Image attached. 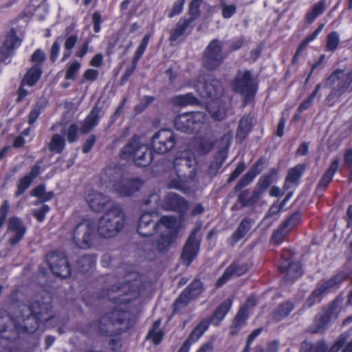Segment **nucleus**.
<instances>
[{
	"label": "nucleus",
	"mask_w": 352,
	"mask_h": 352,
	"mask_svg": "<svg viewBox=\"0 0 352 352\" xmlns=\"http://www.w3.org/2000/svg\"><path fill=\"white\" fill-rule=\"evenodd\" d=\"M53 317L50 298L41 303L34 302L31 306L21 305L15 312V318L12 320L4 311H0V333L9 331L12 336L8 339H14L19 333H33L38 325V322H47Z\"/></svg>",
	"instance_id": "1"
},
{
	"label": "nucleus",
	"mask_w": 352,
	"mask_h": 352,
	"mask_svg": "<svg viewBox=\"0 0 352 352\" xmlns=\"http://www.w3.org/2000/svg\"><path fill=\"white\" fill-rule=\"evenodd\" d=\"M197 158L192 151L185 150L179 153L173 162L178 179H172L170 187L182 190L186 182L194 180L197 175Z\"/></svg>",
	"instance_id": "2"
},
{
	"label": "nucleus",
	"mask_w": 352,
	"mask_h": 352,
	"mask_svg": "<svg viewBox=\"0 0 352 352\" xmlns=\"http://www.w3.org/2000/svg\"><path fill=\"white\" fill-rule=\"evenodd\" d=\"M142 288V276L132 272L126 276L125 283L121 286H113L109 296L116 305H121L136 299Z\"/></svg>",
	"instance_id": "3"
},
{
	"label": "nucleus",
	"mask_w": 352,
	"mask_h": 352,
	"mask_svg": "<svg viewBox=\"0 0 352 352\" xmlns=\"http://www.w3.org/2000/svg\"><path fill=\"white\" fill-rule=\"evenodd\" d=\"M125 215L118 206H111L98 220V232L102 238L111 239L116 236L124 228Z\"/></svg>",
	"instance_id": "4"
},
{
	"label": "nucleus",
	"mask_w": 352,
	"mask_h": 352,
	"mask_svg": "<svg viewBox=\"0 0 352 352\" xmlns=\"http://www.w3.org/2000/svg\"><path fill=\"white\" fill-rule=\"evenodd\" d=\"M324 87L332 89L327 98L328 104L332 106L344 92L352 91V67L346 73L342 69L336 70L327 78Z\"/></svg>",
	"instance_id": "5"
},
{
	"label": "nucleus",
	"mask_w": 352,
	"mask_h": 352,
	"mask_svg": "<svg viewBox=\"0 0 352 352\" xmlns=\"http://www.w3.org/2000/svg\"><path fill=\"white\" fill-rule=\"evenodd\" d=\"M123 159H132L138 166H146L153 160V154L148 144L142 143L138 137L134 136L121 149Z\"/></svg>",
	"instance_id": "6"
},
{
	"label": "nucleus",
	"mask_w": 352,
	"mask_h": 352,
	"mask_svg": "<svg viewBox=\"0 0 352 352\" xmlns=\"http://www.w3.org/2000/svg\"><path fill=\"white\" fill-rule=\"evenodd\" d=\"M206 120L204 112H188L178 115L174 120L175 128L183 132L199 131Z\"/></svg>",
	"instance_id": "7"
},
{
	"label": "nucleus",
	"mask_w": 352,
	"mask_h": 352,
	"mask_svg": "<svg viewBox=\"0 0 352 352\" xmlns=\"http://www.w3.org/2000/svg\"><path fill=\"white\" fill-rule=\"evenodd\" d=\"M95 236V223L91 220H84L74 229L72 239L77 247L88 249L91 246Z\"/></svg>",
	"instance_id": "8"
},
{
	"label": "nucleus",
	"mask_w": 352,
	"mask_h": 352,
	"mask_svg": "<svg viewBox=\"0 0 352 352\" xmlns=\"http://www.w3.org/2000/svg\"><path fill=\"white\" fill-rule=\"evenodd\" d=\"M194 87L203 98L212 100L219 98L223 92L221 82L209 75L199 76Z\"/></svg>",
	"instance_id": "9"
},
{
	"label": "nucleus",
	"mask_w": 352,
	"mask_h": 352,
	"mask_svg": "<svg viewBox=\"0 0 352 352\" xmlns=\"http://www.w3.org/2000/svg\"><path fill=\"white\" fill-rule=\"evenodd\" d=\"M177 140L175 133L170 129H162L152 137L151 146L153 151L159 154L170 152L175 146Z\"/></svg>",
	"instance_id": "10"
},
{
	"label": "nucleus",
	"mask_w": 352,
	"mask_h": 352,
	"mask_svg": "<svg viewBox=\"0 0 352 352\" xmlns=\"http://www.w3.org/2000/svg\"><path fill=\"white\" fill-rule=\"evenodd\" d=\"M346 278L345 273L341 272L329 280L324 281L320 286L316 288L309 297L306 301L305 306L307 308L311 307L316 302L320 301L322 296L327 292L331 291L332 289L338 287V285L342 283Z\"/></svg>",
	"instance_id": "11"
},
{
	"label": "nucleus",
	"mask_w": 352,
	"mask_h": 352,
	"mask_svg": "<svg viewBox=\"0 0 352 352\" xmlns=\"http://www.w3.org/2000/svg\"><path fill=\"white\" fill-rule=\"evenodd\" d=\"M222 48V42L217 39H214L209 43L204 52V65L205 67L213 70L221 64L224 58Z\"/></svg>",
	"instance_id": "12"
},
{
	"label": "nucleus",
	"mask_w": 352,
	"mask_h": 352,
	"mask_svg": "<svg viewBox=\"0 0 352 352\" xmlns=\"http://www.w3.org/2000/svg\"><path fill=\"white\" fill-rule=\"evenodd\" d=\"M279 271L285 273V280L289 283L294 282L302 275L300 264L292 261L291 252L285 250L278 265Z\"/></svg>",
	"instance_id": "13"
},
{
	"label": "nucleus",
	"mask_w": 352,
	"mask_h": 352,
	"mask_svg": "<svg viewBox=\"0 0 352 352\" xmlns=\"http://www.w3.org/2000/svg\"><path fill=\"white\" fill-rule=\"evenodd\" d=\"M201 226L198 225L194 228L184 247L181 258L186 266L190 265L199 253L200 238L197 236V234Z\"/></svg>",
	"instance_id": "14"
},
{
	"label": "nucleus",
	"mask_w": 352,
	"mask_h": 352,
	"mask_svg": "<svg viewBox=\"0 0 352 352\" xmlns=\"http://www.w3.org/2000/svg\"><path fill=\"white\" fill-rule=\"evenodd\" d=\"M47 263L52 272L57 276L67 278L71 274V268L64 253L52 252L47 257Z\"/></svg>",
	"instance_id": "15"
},
{
	"label": "nucleus",
	"mask_w": 352,
	"mask_h": 352,
	"mask_svg": "<svg viewBox=\"0 0 352 352\" xmlns=\"http://www.w3.org/2000/svg\"><path fill=\"white\" fill-rule=\"evenodd\" d=\"M232 86L236 91L241 94L247 100L251 98L255 93V87L249 71L239 72L232 82Z\"/></svg>",
	"instance_id": "16"
},
{
	"label": "nucleus",
	"mask_w": 352,
	"mask_h": 352,
	"mask_svg": "<svg viewBox=\"0 0 352 352\" xmlns=\"http://www.w3.org/2000/svg\"><path fill=\"white\" fill-rule=\"evenodd\" d=\"M158 215L155 212H144L140 219L138 231L143 236L153 235L157 230L160 229Z\"/></svg>",
	"instance_id": "17"
},
{
	"label": "nucleus",
	"mask_w": 352,
	"mask_h": 352,
	"mask_svg": "<svg viewBox=\"0 0 352 352\" xmlns=\"http://www.w3.org/2000/svg\"><path fill=\"white\" fill-rule=\"evenodd\" d=\"M26 228L23 220L17 217H11L8 221L7 233L10 235L9 243L17 244L23 237Z\"/></svg>",
	"instance_id": "18"
},
{
	"label": "nucleus",
	"mask_w": 352,
	"mask_h": 352,
	"mask_svg": "<svg viewBox=\"0 0 352 352\" xmlns=\"http://www.w3.org/2000/svg\"><path fill=\"white\" fill-rule=\"evenodd\" d=\"M142 182L140 179H121L113 186V190L123 197H129L140 190Z\"/></svg>",
	"instance_id": "19"
},
{
	"label": "nucleus",
	"mask_w": 352,
	"mask_h": 352,
	"mask_svg": "<svg viewBox=\"0 0 352 352\" xmlns=\"http://www.w3.org/2000/svg\"><path fill=\"white\" fill-rule=\"evenodd\" d=\"M162 208L167 210L185 212L188 208V202L182 197L175 193H168L163 202Z\"/></svg>",
	"instance_id": "20"
},
{
	"label": "nucleus",
	"mask_w": 352,
	"mask_h": 352,
	"mask_svg": "<svg viewBox=\"0 0 352 352\" xmlns=\"http://www.w3.org/2000/svg\"><path fill=\"white\" fill-rule=\"evenodd\" d=\"M85 199L90 208L98 212L102 211L111 203V200L108 196L96 191L89 192Z\"/></svg>",
	"instance_id": "21"
},
{
	"label": "nucleus",
	"mask_w": 352,
	"mask_h": 352,
	"mask_svg": "<svg viewBox=\"0 0 352 352\" xmlns=\"http://www.w3.org/2000/svg\"><path fill=\"white\" fill-rule=\"evenodd\" d=\"M194 21L195 18L192 17L182 18L171 30L169 41L175 42L182 36L188 34L192 30Z\"/></svg>",
	"instance_id": "22"
},
{
	"label": "nucleus",
	"mask_w": 352,
	"mask_h": 352,
	"mask_svg": "<svg viewBox=\"0 0 352 352\" xmlns=\"http://www.w3.org/2000/svg\"><path fill=\"white\" fill-rule=\"evenodd\" d=\"M248 270L246 264L233 263L226 268L223 275L217 280L216 286L221 287L230 279L235 276H239L245 274Z\"/></svg>",
	"instance_id": "23"
},
{
	"label": "nucleus",
	"mask_w": 352,
	"mask_h": 352,
	"mask_svg": "<svg viewBox=\"0 0 352 352\" xmlns=\"http://www.w3.org/2000/svg\"><path fill=\"white\" fill-rule=\"evenodd\" d=\"M300 218L298 214H294L291 216L287 221H285L283 225L278 228L274 233L272 236V241L278 245L285 239L289 229L294 228L297 223L299 221Z\"/></svg>",
	"instance_id": "24"
},
{
	"label": "nucleus",
	"mask_w": 352,
	"mask_h": 352,
	"mask_svg": "<svg viewBox=\"0 0 352 352\" xmlns=\"http://www.w3.org/2000/svg\"><path fill=\"white\" fill-rule=\"evenodd\" d=\"M131 314L129 311H123L121 308L115 309L111 316H105L102 318L101 322L105 324L107 320H110L112 324L118 323L124 325V328L126 329L131 324Z\"/></svg>",
	"instance_id": "25"
},
{
	"label": "nucleus",
	"mask_w": 352,
	"mask_h": 352,
	"mask_svg": "<svg viewBox=\"0 0 352 352\" xmlns=\"http://www.w3.org/2000/svg\"><path fill=\"white\" fill-rule=\"evenodd\" d=\"M21 44V41L16 35V32L10 30L6 36L2 46L0 47L2 52H8V58L11 56L12 51L18 47Z\"/></svg>",
	"instance_id": "26"
},
{
	"label": "nucleus",
	"mask_w": 352,
	"mask_h": 352,
	"mask_svg": "<svg viewBox=\"0 0 352 352\" xmlns=\"http://www.w3.org/2000/svg\"><path fill=\"white\" fill-rule=\"evenodd\" d=\"M122 170L118 166H109L105 168L102 175V181H103L104 183L107 184H111V186H113V184L119 180H120L122 178Z\"/></svg>",
	"instance_id": "27"
},
{
	"label": "nucleus",
	"mask_w": 352,
	"mask_h": 352,
	"mask_svg": "<svg viewBox=\"0 0 352 352\" xmlns=\"http://www.w3.org/2000/svg\"><path fill=\"white\" fill-rule=\"evenodd\" d=\"M99 111V109L97 108H94L91 110L89 116L83 121L80 128V131L82 133L86 134L89 133L95 126L98 124Z\"/></svg>",
	"instance_id": "28"
},
{
	"label": "nucleus",
	"mask_w": 352,
	"mask_h": 352,
	"mask_svg": "<svg viewBox=\"0 0 352 352\" xmlns=\"http://www.w3.org/2000/svg\"><path fill=\"white\" fill-rule=\"evenodd\" d=\"M232 306V300L230 299L225 300L216 309L211 318V322L215 325H218L224 318Z\"/></svg>",
	"instance_id": "29"
},
{
	"label": "nucleus",
	"mask_w": 352,
	"mask_h": 352,
	"mask_svg": "<svg viewBox=\"0 0 352 352\" xmlns=\"http://www.w3.org/2000/svg\"><path fill=\"white\" fill-rule=\"evenodd\" d=\"M340 160L336 158L331 164L328 170L324 173L321 178L318 187L324 188L331 182L335 173L337 172L339 166Z\"/></svg>",
	"instance_id": "30"
},
{
	"label": "nucleus",
	"mask_w": 352,
	"mask_h": 352,
	"mask_svg": "<svg viewBox=\"0 0 352 352\" xmlns=\"http://www.w3.org/2000/svg\"><path fill=\"white\" fill-rule=\"evenodd\" d=\"M41 74L40 66L35 64L31 69H30L25 75L23 80V85L27 86H33L39 79Z\"/></svg>",
	"instance_id": "31"
},
{
	"label": "nucleus",
	"mask_w": 352,
	"mask_h": 352,
	"mask_svg": "<svg viewBox=\"0 0 352 352\" xmlns=\"http://www.w3.org/2000/svg\"><path fill=\"white\" fill-rule=\"evenodd\" d=\"M65 147V140L63 135L58 133L54 134L51 138L48 144V148L51 152L59 154Z\"/></svg>",
	"instance_id": "32"
},
{
	"label": "nucleus",
	"mask_w": 352,
	"mask_h": 352,
	"mask_svg": "<svg viewBox=\"0 0 352 352\" xmlns=\"http://www.w3.org/2000/svg\"><path fill=\"white\" fill-rule=\"evenodd\" d=\"M248 318V311L245 307H242L236 315L233 321L230 334L232 336L235 335L239 329L245 324Z\"/></svg>",
	"instance_id": "33"
},
{
	"label": "nucleus",
	"mask_w": 352,
	"mask_h": 352,
	"mask_svg": "<svg viewBox=\"0 0 352 352\" xmlns=\"http://www.w3.org/2000/svg\"><path fill=\"white\" fill-rule=\"evenodd\" d=\"M209 322L206 320H202L190 333L186 340H189L191 344L196 342L207 330Z\"/></svg>",
	"instance_id": "34"
},
{
	"label": "nucleus",
	"mask_w": 352,
	"mask_h": 352,
	"mask_svg": "<svg viewBox=\"0 0 352 352\" xmlns=\"http://www.w3.org/2000/svg\"><path fill=\"white\" fill-rule=\"evenodd\" d=\"M251 129V120L248 117H243L239 122L236 131V139L243 141Z\"/></svg>",
	"instance_id": "35"
},
{
	"label": "nucleus",
	"mask_w": 352,
	"mask_h": 352,
	"mask_svg": "<svg viewBox=\"0 0 352 352\" xmlns=\"http://www.w3.org/2000/svg\"><path fill=\"white\" fill-rule=\"evenodd\" d=\"M325 10V1L321 0L316 3L312 9L307 12L305 19L309 23H311L315 19L320 15Z\"/></svg>",
	"instance_id": "36"
},
{
	"label": "nucleus",
	"mask_w": 352,
	"mask_h": 352,
	"mask_svg": "<svg viewBox=\"0 0 352 352\" xmlns=\"http://www.w3.org/2000/svg\"><path fill=\"white\" fill-rule=\"evenodd\" d=\"M294 309V305L290 302H286L280 305L274 312V318L279 321L287 317Z\"/></svg>",
	"instance_id": "37"
},
{
	"label": "nucleus",
	"mask_w": 352,
	"mask_h": 352,
	"mask_svg": "<svg viewBox=\"0 0 352 352\" xmlns=\"http://www.w3.org/2000/svg\"><path fill=\"white\" fill-rule=\"evenodd\" d=\"M208 109L211 116L217 120H223L226 117L225 109L219 107L216 102L210 103L208 105Z\"/></svg>",
	"instance_id": "38"
},
{
	"label": "nucleus",
	"mask_w": 352,
	"mask_h": 352,
	"mask_svg": "<svg viewBox=\"0 0 352 352\" xmlns=\"http://www.w3.org/2000/svg\"><path fill=\"white\" fill-rule=\"evenodd\" d=\"M174 233L168 231L167 233L163 232L159 239L156 247L160 251L167 250L170 244L173 241Z\"/></svg>",
	"instance_id": "39"
},
{
	"label": "nucleus",
	"mask_w": 352,
	"mask_h": 352,
	"mask_svg": "<svg viewBox=\"0 0 352 352\" xmlns=\"http://www.w3.org/2000/svg\"><path fill=\"white\" fill-rule=\"evenodd\" d=\"M250 221L247 219H244L241 222L238 228L232 234V239L235 243L242 239L247 234L250 230Z\"/></svg>",
	"instance_id": "40"
},
{
	"label": "nucleus",
	"mask_w": 352,
	"mask_h": 352,
	"mask_svg": "<svg viewBox=\"0 0 352 352\" xmlns=\"http://www.w3.org/2000/svg\"><path fill=\"white\" fill-rule=\"evenodd\" d=\"M304 170V166L301 164L297 165L295 167L289 169L286 178L285 184L295 182L297 181L302 175Z\"/></svg>",
	"instance_id": "41"
},
{
	"label": "nucleus",
	"mask_w": 352,
	"mask_h": 352,
	"mask_svg": "<svg viewBox=\"0 0 352 352\" xmlns=\"http://www.w3.org/2000/svg\"><path fill=\"white\" fill-rule=\"evenodd\" d=\"M160 321L156 320L153 325V329L148 334V338L151 339L155 344H158L163 337V333L159 330Z\"/></svg>",
	"instance_id": "42"
},
{
	"label": "nucleus",
	"mask_w": 352,
	"mask_h": 352,
	"mask_svg": "<svg viewBox=\"0 0 352 352\" xmlns=\"http://www.w3.org/2000/svg\"><path fill=\"white\" fill-rule=\"evenodd\" d=\"M176 223V218L172 216L162 217L157 221V223L160 224V228L162 227V226H163L166 229L164 231H163V232L165 233H167L168 231H170V233H173V231L171 230V229L175 226Z\"/></svg>",
	"instance_id": "43"
},
{
	"label": "nucleus",
	"mask_w": 352,
	"mask_h": 352,
	"mask_svg": "<svg viewBox=\"0 0 352 352\" xmlns=\"http://www.w3.org/2000/svg\"><path fill=\"white\" fill-rule=\"evenodd\" d=\"M173 102L178 105H188L197 103V98L192 94H186L176 96Z\"/></svg>",
	"instance_id": "44"
},
{
	"label": "nucleus",
	"mask_w": 352,
	"mask_h": 352,
	"mask_svg": "<svg viewBox=\"0 0 352 352\" xmlns=\"http://www.w3.org/2000/svg\"><path fill=\"white\" fill-rule=\"evenodd\" d=\"M213 145L208 140H199L196 144L195 150L199 155H206L212 149Z\"/></svg>",
	"instance_id": "45"
},
{
	"label": "nucleus",
	"mask_w": 352,
	"mask_h": 352,
	"mask_svg": "<svg viewBox=\"0 0 352 352\" xmlns=\"http://www.w3.org/2000/svg\"><path fill=\"white\" fill-rule=\"evenodd\" d=\"M329 320L330 317L326 314L317 317L315 321L316 329L312 330V332L317 333L322 331L329 324Z\"/></svg>",
	"instance_id": "46"
},
{
	"label": "nucleus",
	"mask_w": 352,
	"mask_h": 352,
	"mask_svg": "<svg viewBox=\"0 0 352 352\" xmlns=\"http://www.w3.org/2000/svg\"><path fill=\"white\" fill-rule=\"evenodd\" d=\"M311 349L313 350V352H327V346L323 342H318L314 346L305 342L302 345L301 352H308Z\"/></svg>",
	"instance_id": "47"
},
{
	"label": "nucleus",
	"mask_w": 352,
	"mask_h": 352,
	"mask_svg": "<svg viewBox=\"0 0 352 352\" xmlns=\"http://www.w3.org/2000/svg\"><path fill=\"white\" fill-rule=\"evenodd\" d=\"M257 174L258 173L253 170L248 172L236 184L235 187L236 190H241L243 188L248 186L250 183H251L253 181V179H254Z\"/></svg>",
	"instance_id": "48"
},
{
	"label": "nucleus",
	"mask_w": 352,
	"mask_h": 352,
	"mask_svg": "<svg viewBox=\"0 0 352 352\" xmlns=\"http://www.w3.org/2000/svg\"><path fill=\"white\" fill-rule=\"evenodd\" d=\"M185 290L191 297H197L202 292V283L200 280H195Z\"/></svg>",
	"instance_id": "49"
},
{
	"label": "nucleus",
	"mask_w": 352,
	"mask_h": 352,
	"mask_svg": "<svg viewBox=\"0 0 352 352\" xmlns=\"http://www.w3.org/2000/svg\"><path fill=\"white\" fill-rule=\"evenodd\" d=\"M190 294L184 290L179 297L176 300L175 302V308L174 310H179L182 307H185L189 302V300L192 298Z\"/></svg>",
	"instance_id": "50"
},
{
	"label": "nucleus",
	"mask_w": 352,
	"mask_h": 352,
	"mask_svg": "<svg viewBox=\"0 0 352 352\" xmlns=\"http://www.w3.org/2000/svg\"><path fill=\"white\" fill-rule=\"evenodd\" d=\"M80 68V63L77 60L69 64L65 76V79L74 80L75 79V75Z\"/></svg>",
	"instance_id": "51"
},
{
	"label": "nucleus",
	"mask_w": 352,
	"mask_h": 352,
	"mask_svg": "<svg viewBox=\"0 0 352 352\" xmlns=\"http://www.w3.org/2000/svg\"><path fill=\"white\" fill-rule=\"evenodd\" d=\"M340 43L339 35L336 32H331L327 36V48L328 50L334 51Z\"/></svg>",
	"instance_id": "52"
},
{
	"label": "nucleus",
	"mask_w": 352,
	"mask_h": 352,
	"mask_svg": "<svg viewBox=\"0 0 352 352\" xmlns=\"http://www.w3.org/2000/svg\"><path fill=\"white\" fill-rule=\"evenodd\" d=\"M32 180H31L30 177H27L26 175L22 177L17 185V190L15 193L16 197L22 195L26 189L30 186Z\"/></svg>",
	"instance_id": "53"
},
{
	"label": "nucleus",
	"mask_w": 352,
	"mask_h": 352,
	"mask_svg": "<svg viewBox=\"0 0 352 352\" xmlns=\"http://www.w3.org/2000/svg\"><path fill=\"white\" fill-rule=\"evenodd\" d=\"M63 39L64 38L62 36L58 37L51 47L50 59L52 62L56 61L58 56L60 45L63 41Z\"/></svg>",
	"instance_id": "54"
},
{
	"label": "nucleus",
	"mask_w": 352,
	"mask_h": 352,
	"mask_svg": "<svg viewBox=\"0 0 352 352\" xmlns=\"http://www.w3.org/2000/svg\"><path fill=\"white\" fill-rule=\"evenodd\" d=\"M220 6L222 9V16L225 19L230 18L236 12L235 6L227 5L225 0H220Z\"/></svg>",
	"instance_id": "55"
},
{
	"label": "nucleus",
	"mask_w": 352,
	"mask_h": 352,
	"mask_svg": "<svg viewBox=\"0 0 352 352\" xmlns=\"http://www.w3.org/2000/svg\"><path fill=\"white\" fill-rule=\"evenodd\" d=\"M79 127L76 124H71L66 131L67 140L69 142L72 143L78 139V131Z\"/></svg>",
	"instance_id": "56"
},
{
	"label": "nucleus",
	"mask_w": 352,
	"mask_h": 352,
	"mask_svg": "<svg viewBox=\"0 0 352 352\" xmlns=\"http://www.w3.org/2000/svg\"><path fill=\"white\" fill-rule=\"evenodd\" d=\"M50 210L47 205H43L40 208L32 211V215L39 221L42 222L45 217V214Z\"/></svg>",
	"instance_id": "57"
},
{
	"label": "nucleus",
	"mask_w": 352,
	"mask_h": 352,
	"mask_svg": "<svg viewBox=\"0 0 352 352\" xmlns=\"http://www.w3.org/2000/svg\"><path fill=\"white\" fill-rule=\"evenodd\" d=\"M248 195V192L244 191L241 192L239 196V200L241 202L243 206L252 205L258 199V195L257 193H254L249 200H245V197Z\"/></svg>",
	"instance_id": "58"
},
{
	"label": "nucleus",
	"mask_w": 352,
	"mask_h": 352,
	"mask_svg": "<svg viewBox=\"0 0 352 352\" xmlns=\"http://www.w3.org/2000/svg\"><path fill=\"white\" fill-rule=\"evenodd\" d=\"M318 34H317V32H316L315 31L311 33L310 35L307 36L305 40L302 42V43L300 45V46L298 47V50H297V52H296V56L294 58V60H295L297 58V56L298 55H300V54L301 53V52L305 49V47H306V45L309 43L311 42V41H313L314 39H315L316 38V36H318Z\"/></svg>",
	"instance_id": "59"
},
{
	"label": "nucleus",
	"mask_w": 352,
	"mask_h": 352,
	"mask_svg": "<svg viewBox=\"0 0 352 352\" xmlns=\"http://www.w3.org/2000/svg\"><path fill=\"white\" fill-rule=\"evenodd\" d=\"M202 0H192L189 5V14H190V17L195 18V19L198 16L199 13V6Z\"/></svg>",
	"instance_id": "60"
},
{
	"label": "nucleus",
	"mask_w": 352,
	"mask_h": 352,
	"mask_svg": "<svg viewBox=\"0 0 352 352\" xmlns=\"http://www.w3.org/2000/svg\"><path fill=\"white\" fill-rule=\"evenodd\" d=\"M43 109V106L40 103H37L35 107L32 109V110L30 111L29 114V124H33L40 113H41Z\"/></svg>",
	"instance_id": "61"
},
{
	"label": "nucleus",
	"mask_w": 352,
	"mask_h": 352,
	"mask_svg": "<svg viewBox=\"0 0 352 352\" xmlns=\"http://www.w3.org/2000/svg\"><path fill=\"white\" fill-rule=\"evenodd\" d=\"M78 265L82 268V271L89 270L94 265L93 259L89 256H83L78 261Z\"/></svg>",
	"instance_id": "62"
},
{
	"label": "nucleus",
	"mask_w": 352,
	"mask_h": 352,
	"mask_svg": "<svg viewBox=\"0 0 352 352\" xmlns=\"http://www.w3.org/2000/svg\"><path fill=\"white\" fill-rule=\"evenodd\" d=\"M245 170V164L243 162H241L238 164V166L236 167V168L234 170V171L230 174L228 182L231 183L234 180H235L240 175L241 173Z\"/></svg>",
	"instance_id": "63"
},
{
	"label": "nucleus",
	"mask_w": 352,
	"mask_h": 352,
	"mask_svg": "<svg viewBox=\"0 0 352 352\" xmlns=\"http://www.w3.org/2000/svg\"><path fill=\"white\" fill-rule=\"evenodd\" d=\"M78 41L77 35L72 34L66 37L64 47L65 50H71L76 44Z\"/></svg>",
	"instance_id": "64"
}]
</instances>
